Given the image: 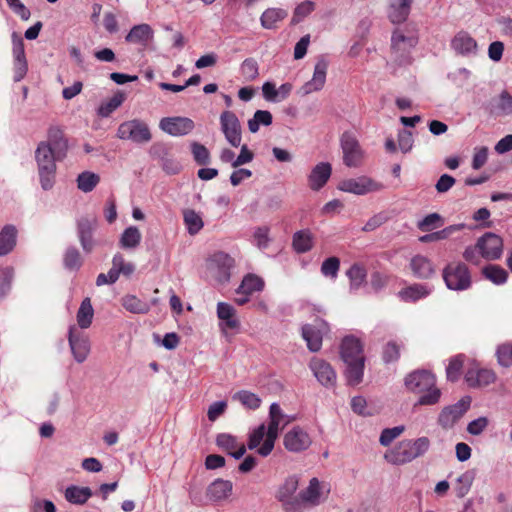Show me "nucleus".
Instances as JSON below:
<instances>
[{
  "instance_id": "28",
  "label": "nucleus",
  "mask_w": 512,
  "mask_h": 512,
  "mask_svg": "<svg viewBox=\"0 0 512 512\" xmlns=\"http://www.w3.org/2000/svg\"><path fill=\"white\" fill-rule=\"evenodd\" d=\"M232 488V482L223 479H216L208 486L206 496L213 502L223 501L231 495Z\"/></svg>"
},
{
  "instance_id": "45",
  "label": "nucleus",
  "mask_w": 512,
  "mask_h": 512,
  "mask_svg": "<svg viewBox=\"0 0 512 512\" xmlns=\"http://www.w3.org/2000/svg\"><path fill=\"white\" fill-rule=\"evenodd\" d=\"M125 100V94L123 92L115 93L110 99L103 101L98 108V115L101 117H108L118 107L122 105Z\"/></svg>"
},
{
  "instance_id": "52",
  "label": "nucleus",
  "mask_w": 512,
  "mask_h": 512,
  "mask_svg": "<svg viewBox=\"0 0 512 512\" xmlns=\"http://www.w3.org/2000/svg\"><path fill=\"white\" fill-rule=\"evenodd\" d=\"M484 276L494 284L500 285L507 281V272L497 265H488L483 269Z\"/></svg>"
},
{
  "instance_id": "62",
  "label": "nucleus",
  "mask_w": 512,
  "mask_h": 512,
  "mask_svg": "<svg viewBox=\"0 0 512 512\" xmlns=\"http://www.w3.org/2000/svg\"><path fill=\"white\" fill-rule=\"evenodd\" d=\"M496 354L500 365L505 367L512 365V343L500 345Z\"/></svg>"
},
{
  "instance_id": "49",
  "label": "nucleus",
  "mask_w": 512,
  "mask_h": 512,
  "mask_svg": "<svg viewBox=\"0 0 512 512\" xmlns=\"http://www.w3.org/2000/svg\"><path fill=\"white\" fill-rule=\"evenodd\" d=\"M271 242L270 228L268 226H260L254 229L252 236V244L260 250H265Z\"/></svg>"
},
{
  "instance_id": "16",
  "label": "nucleus",
  "mask_w": 512,
  "mask_h": 512,
  "mask_svg": "<svg viewBox=\"0 0 512 512\" xmlns=\"http://www.w3.org/2000/svg\"><path fill=\"white\" fill-rule=\"evenodd\" d=\"M470 406V399L463 398L459 400L456 404L445 407L438 418L439 424L444 429L452 428L465 414Z\"/></svg>"
},
{
  "instance_id": "63",
  "label": "nucleus",
  "mask_w": 512,
  "mask_h": 512,
  "mask_svg": "<svg viewBox=\"0 0 512 512\" xmlns=\"http://www.w3.org/2000/svg\"><path fill=\"white\" fill-rule=\"evenodd\" d=\"M315 8V4L312 1H304L300 3L294 11L293 21L298 23L302 21L305 17L312 13Z\"/></svg>"
},
{
  "instance_id": "43",
  "label": "nucleus",
  "mask_w": 512,
  "mask_h": 512,
  "mask_svg": "<svg viewBox=\"0 0 512 512\" xmlns=\"http://www.w3.org/2000/svg\"><path fill=\"white\" fill-rule=\"evenodd\" d=\"M287 16V12L280 8H269L260 17L261 25L265 29H273L277 23Z\"/></svg>"
},
{
  "instance_id": "15",
  "label": "nucleus",
  "mask_w": 512,
  "mask_h": 512,
  "mask_svg": "<svg viewBox=\"0 0 512 512\" xmlns=\"http://www.w3.org/2000/svg\"><path fill=\"white\" fill-rule=\"evenodd\" d=\"M159 127L165 133L171 136H184L189 134L195 128L192 119L188 117H165L160 120Z\"/></svg>"
},
{
  "instance_id": "64",
  "label": "nucleus",
  "mask_w": 512,
  "mask_h": 512,
  "mask_svg": "<svg viewBox=\"0 0 512 512\" xmlns=\"http://www.w3.org/2000/svg\"><path fill=\"white\" fill-rule=\"evenodd\" d=\"M413 143V135L410 131L401 130L398 133V146L403 153L411 151Z\"/></svg>"
},
{
  "instance_id": "61",
  "label": "nucleus",
  "mask_w": 512,
  "mask_h": 512,
  "mask_svg": "<svg viewBox=\"0 0 512 512\" xmlns=\"http://www.w3.org/2000/svg\"><path fill=\"white\" fill-rule=\"evenodd\" d=\"M489 425V419L485 416L472 420L467 425V432L473 436L482 434Z\"/></svg>"
},
{
  "instance_id": "34",
  "label": "nucleus",
  "mask_w": 512,
  "mask_h": 512,
  "mask_svg": "<svg viewBox=\"0 0 512 512\" xmlns=\"http://www.w3.org/2000/svg\"><path fill=\"white\" fill-rule=\"evenodd\" d=\"M17 229L14 225H5L0 231V256L9 254L16 246Z\"/></svg>"
},
{
  "instance_id": "55",
  "label": "nucleus",
  "mask_w": 512,
  "mask_h": 512,
  "mask_svg": "<svg viewBox=\"0 0 512 512\" xmlns=\"http://www.w3.org/2000/svg\"><path fill=\"white\" fill-rule=\"evenodd\" d=\"M473 475L470 472H465L458 476L456 479L455 491L458 497H464L468 494L473 483Z\"/></svg>"
},
{
  "instance_id": "56",
  "label": "nucleus",
  "mask_w": 512,
  "mask_h": 512,
  "mask_svg": "<svg viewBox=\"0 0 512 512\" xmlns=\"http://www.w3.org/2000/svg\"><path fill=\"white\" fill-rule=\"evenodd\" d=\"M405 431V427L403 425L395 426L392 428H385L379 437V443L387 447L389 446L396 438H398Z\"/></svg>"
},
{
  "instance_id": "5",
  "label": "nucleus",
  "mask_w": 512,
  "mask_h": 512,
  "mask_svg": "<svg viewBox=\"0 0 512 512\" xmlns=\"http://www.w3.org/2000/svg\"><path fill=\"white\" fill-rule=\"evenodd\" d=\"M300 477L289 475L278 486L275 498L281 503L284 512H299L298 496H295L299 488Z\"/></svg>"
},
{
  "instance_id": "48",
  "label": "nucleus",
  "mask_w": 512,
  "mask_h": 512,
  "mask_svg": "<svg viewBox=\"0 0 512 512\" xmlns=\"http://www.w3.org/2000/svg\"><path fill=\"white\" fill-rule=\"evenodd\" d=\"M233 400L240 402L245 408L255 410L261 405V398L250 391L241 390L233 395Z\"/></svg>"
},
{
  "instance_id": "24",
  "label": "nucleus",
  "mask_w": 512,
  "mask_h": 512,
  "mask_svg": "<svg viewBox=\"0 0 512 512\" xmlns=\"http://www.w3.org/2000/svg\"><path fill=\"white\" fill-rule=\"evenodd\" d=\"M384 459L392 465H404L414 460L406 439L388 449L384 454Z\"/></svg>"
},
{
  "instance_id": "6",
  "label": "nucleus",
  "mask_w": 512,
  "mask_h": 512,
  "mask_svg": "<svg viewBox=\"0 0 512 512\" xmlns=\"http://www.w3.org/2000/svg\"><path fill=\"white\" fill-rule=\"evenodd\" d=\"M117 137L121 140H129L136 144H145L151 140L152 135L148 125L144 121L132 119L119 125Z\"/></svg>"
},
{
  "instance_id": "58",
  "label": "nucleus",
  "mask_w": 512,
  "mask_h": 512,
  "mask_svg": "<svg viewBox=\"0 0 512 512\" xmlns=\"http://www.w3.org/2000/svg\"><path fill=\"white\" fill-rule=\"evenodd\" d=\"M191 150L194 160L200 165H206L210 162V152L202 144L193 142L191 144Z\"/></svg>"
},
{
  "instance_id": "17",
  "label": "nucleus",
  "mask_w": 512,
  "mask_h": 512,
  "mask_svg": "<svg viewBox=\"0 0 512 512\" xmlns=\"http://www.w3.org/2000/svg\"><path fill=\"white\" fill-rule=\"evenodd\" d=\"M481 256L487 260L500 258L503 252V240L494 233H486L477 240Z\"/></svg>"
},
{
  "instance_id": "59",
  "label": "nucleus",
  "mask_w": 512,
  "mask_h": 512,
  "mask_svg": "<svg viewBox=\"0 0 512 512\" xmlns=\"http://www.w3.org/2000/svg\"><path fill=\"white\" fill-rule=\"evenodd\" d=\"M112 264L117 268L119 274L130 276L135 271V266L131 262H126L123 255L116 253L112 258Z\"/></svg>"
},
{
  "instance_id": "12",
  "label": "nucleus",
  "mask_w": 512,
  "mask_h": 512,
  "mask_svg": "<svg viewBox=\"0 0 512 512\" xmlns=\"http://www.w3.org/2000/svg\"><path fill=\"white\" fill-rule=\"evenodd\" d=\"M309 369L323 387H335L337 383V373L329 362L321 358L313 357L309 362Z\"/></svg>"
},
{
  "instance_id": "37",
  "label": "nucleus",
  "mask_w": 512,
  "mask_h": 512,
  "mask_svg": "<svg viewBox=\"0 0 512 512\" xmlns=\"http://www.w3.org/2000/svg\"><path fill=\"white\" fill-rule=\"evenodd\" d=\"M365 358H358L346 364L345 376L349 385L356 386L362 382Z\"/></svg>"
},
{
  "instance_id": "33",
  "label": "nucleus",
  "mask_w": 512,
  "mask_h": 512,
  "mask_svg": "<svg viewBox=\"0 0 512 512\" xmlns=\"http://www.w3.org/2000/svg\"><path fill=\"white\" fill-rule=\"evenodd\" d=\"M431 293V288L426 284H413L398 292L399 298L404 302H416L426 298Z\"/></svg>"
},
{
  "instance_id": "30",
  "label": "nucleus",
  "mask_w": 512,
  "mask_h": 512,
  "mask_svg": "<svg viewBox=\"0 0 512 512\" xmlns=\"http://www.w3.org/2000/svg\"><path fill=\"white\" fill-rule=\"evenodd\" d=\"M217 316L222 321L220 324L222 330L226 328L234 330L238 329L240 326V321L236 317L235 308L226 302H219L217 304Z\"/></svg>"
},
{
  "instance_id": "42",
  "label": "nucleus",
  "mask_w": 512,
  "mask_h": 512,
  "mask_svg": "<svg viewBox=\"0 0 512 512\" xmlns=\"http://www.w3.org/2000/svg\"><path fill=\"white\" fill-rule=\"evenodd\" d=\"M183 220L190 235L198 234L204 226L201 215L193 209L183 211Z\"/></svg>"
},
{
  "instance_id": "22",
  "label": "nucleus",
  "mask_w": 512,
  "mask_h": 512,
  "mask_svg": "<svg viewBox=\"0 0 512 512\" xmlns=\"http://www.w3.org/2000/svg\"><path fill=\"white\" fill-rule=\"evenodd\" d=\"M97 226L98 221L96 217H84L78 220V237L83 250L87 253H90L94 248L92 234L93 231L97 228Z\"/></svg>"
},
{
  "instance_id": "47",
  "label": "nucleus",
  "mask_w": 512,
  "mask_h": 512,
  "mask_svg": "<svg viewBox=\"0 0 512 512\" xmlns=\"http://www.w3.org/2000/svg\"><path fill=\"white\" fill-rule=\"evenodd\" d=\"M77 187L84 193L91 192L100 182L98 174L90 171H84L77 177Z\"/></svg>"
},
{
  "instance_id": "14",
  "label": "nucleus",
  "mask_w": 512,
  "mask_h": 512,
  "mask_svg": "<svg viewBox=\"0 0 512 512\" xmlns=\"http://www.w3.org/2000/svg\"><path fill=\"white\" fill-rule=\"evenodd\" d=\"M417 44V36L414 31L396 29L391 38V48L398 58H405Z\"/></svg>"
},
{
  "instance_id": "38",
  "label": "nucleus",
  "mask_w": 512,
  "mask_h": 512,
  "mask_svg": "<svg viewBox=\"0 0 512 512\" xmlns=\"http://www.w3.org/2000/svg\"><path fill=\"white\" fill-rule=\"evenodd\" d=\"M264 288V281L262 278L255 274L246 275L238 289L237 294L251 295L254 292L262 291Z\"/></svg>"
},
{
  "instance_id": "44",
  "label": "nucleus",
  "mask_w": 512,
  "mask_h": 512,
  "mask_svg": "<svg viewBox=\"0 0 512 512\" xmlns=\"http://www.w3.org/2000/svg\"><path fill=\"white\" fill-rule=\"evenodd\" d=\"M313 247V235L309 230H301L293 236V248L298 253H305Z\"/></svg>"
},
{
  "instance_id": "54",
  "label": "nucleus",
  "mask_w": 512,
  "mask_h": 512,
  "mask_svg": "<svg viewBox=\"0 0 512 512\" xmlns=\"http://www.w3.org/2000/svg\"><path fill=\"white\" fill-rule=\"evenodd\" d=\"M463 362V355H457L450 360L446 368V375L449 381L454 382L459 379Z\"/></svg>"
},
{
  "instance_id": "50",
  "label": "nucleus",
  "mask_w": 512,
  "mask_h": 512,
  "mask_svg": "<svg viewBox=\"0 0 512 512\" xmlns=\"http://www.w3.org/2000/svg\"><path fill=\"white\" fill-rule=\"evenodd\" d=\"M272 123V114L267 110H257L252 119L248 121L249 131L256 133L260 125L269 126Z\"/></svg>"
},
{
  "instance_id": "23",
  "label": "nucleus",
  "mask_w": 512,
  "mask_h": 512,
  "mask_svg": "<svg viewBox=\"0 0 512 512\" xmlns=\"http://www.w3.org/2000/svg\"><path fill=\"white\" fill-rule=\"evenodd\" d=\"M311 445V439L306 431L300 427H294L284 436V446L292 452H300Z\"/></svg>"
},
{
  "instance_id": "20",
  "label": "nucleus",
  "mask_w": 512,
  "mask_h": 512,
  "mask_svg": "<svg viewBox=\"0 0 512 512\" xmlns=\"http://www.w3.org/2000/svg\"><path fill=\"white\" fill-rule=\"evenodd\" d=\"M465 381L472 388L485 387L495 381V373L492 370L480 368L476 363H472L465 374Z\"/></svg>"
},
{
  "instance_id": "53",
  "label": "nucleus",
  "mask_w": 512,
  "mask_h": 512,
  "mask_svg": "<svg viewBox=\"0 0 512 512\" xmlns=\"http://www.w3.org/2000/svg\"><path fill=\"white\" fill-rule=\"evenodd\" d=\"M241 75L246 81H253L259 76V66L255 59L247 58L240 66Z\"/></svg>"
},
{
  "instance_id": "51",
  "label": "nucleus",
  "mask_w": 512,
  "mask_h": 512,
  "mask_svg": "<svg viewBox=\"0 0 512 512\" xmlns=\"http://www.w3.org/2000/svg\"><path fill=\"white\" fill-rule=\"evenodd\" d=\"M406 441L413 459L423 456L429 450L431 444L429 438L425 436L417 439H406Z\"/></svg>"
},
{
  "instance_id": "13",
  "label": "nucleus",
  "mask_w": 512,
  "mask_h": 512,
  "mask_svg": "<svg viewBox=\"0 0 512 512\" xmlns=\"http://www.w3.org/2000/svg\"><path fill=\"white\" fill-rule=\"evenodd\" d=\"M221 131L226 141L233 147L241 145V125L237 116L231 111H224L220 115Z\"/></svg>"
},
{
  "instance_id": "60",
  "label": "nucleus",
  "mask_w": 512,
  "mask_h": 512,
  "mask_svg": "<svg viewBox=\"0 0 512 512\" xmlns=\"http://www.w3.org/2000/svg\"><path fill=\"white\" fill-rule=\"evenodd\" d=\"M340 267L337 257L327 258L321 265V273L326 277L336 278Z\"/></svg>"
},
{
  "instance_id": "25",
  "label": "nucleus",
  "mask_w": 512,
  "mask_h": 512,
  "mask_svg": "<svg viewBox=\"0 0 512 512\" xmlns=\"http://www.w3.org/2000/svg\"><path fill=\"white\" fill-rule=\"evenodd\" d=\"M332 166L328 162H320L313 167L308 176V185L314 190H320L330 179Z\"/></svg>"
},
{
  "instance_id": "7",
  "label": "nucleus",
  "mask_w": 512,
  "mask_h": 512,
  "mask_svg": "<svg viewBox=\"0 0 512 512\" xmlns=\"http://www.w3.org/2000/svg\"><path fill=\"white\" fill-rule=\"evenodd\" d=\"M443 279L450 290L463 291L471 286L469 270L460 262L449 263L443 270Z\"/></svg>"
},
{
  "instance_id": "31",
  "label": "nucleus",
  "mask_w": 512,
  "mask_h": 512,
  "mask_svg": "<svg viewBox=\"0 0 512 512\" xmlns=\"http://www.w3.org/2000/svg\"><path fill=\"white\" fill-rule=\"evenodd\" d=\"M292 91V84L284 83L276 88L272 82H265L262 86L263 97L269 102H281L285 100Z\"/></svg>"
},
{
  "instance_id": "1",
  "label": "nucleus",
  "mask_w": 512,
  "mask_h": 512,
  "mask_svg": "<svg viewBox=\"0 0 512 512\" xmlns=\"http://www.w3.org/2000/svg\"><path fill=\"white\" fill-rule=\"evenodd\" d=\"M67 141L59 130H50L48 139L38 144L35 161L41 188L48 191L53 188L56 179V162L66 157Z\"/></svg>"
},
{
  "instance_id": "21",
  "label": "nucleus",
  "mask_w": 512,
  "mask_h": 512,
  "mask_svg": "<svg viewBox=\"0 0 512 512\" xmlns=\"http://www.w3.org/2000/svg\"><path fill=\"white\" fill-rule=\"evenodd\" d=\"M450 45L457 55L464 57L474 56L478 51L476 40L466 31H459L455 34Z\"/></svg>"
},
{
  "instance_id": "39",
  "label": "nucleus",
  "mask_w": 512,
  "mask_h": 512,
  "mask_svg": "<svg viewBox=\"0 0 512 512\" xmlns=\"http://www.w3.org/2000/svg\"><path fill=\"white\" fill-rule=\"evenodd\" d=\"M94 316L90 298H85L77 311L76 319L78 327L81 331L90 327Z\"/></svg>"
},
{
  "instance_id": "8",
  "label": "nucleus",
  "mask_w": 512,
  "mask_h": 512,
  "mask_svg": "<svg viewBox=\"0 0 512 512\" xmlns=\"http://www.w3.org/2000/svg\"><path fill=\"white\" fill-rule=\"evenodd\" d=\"M343 153V163L350 168L360 167L364 161L365 153L356 136L351 132H344L340 138Z\"/></svg>"
},
{
  "instance_id": "10",
  "label": "nucleus",
  "mask_w": 512,
  "mask_h": 512,
  "mask_svg": "<svg viewBox=\"0 0 512 512\" xmlns=\"http://www.w3.org/2000/svg\"><path fill=\"white\" fill-rule=\"evenodd\" d=\"M68 342L74 359L78 363L84 362L90 353V340L86 333L75 325H71L68 332Z\"/></svg>"
},
{
  "instance_id": "19",
  "label": "nucleus",
  "mask_w": 512,
  "mask_h": 512,
  "mask_svg": "<svg viewBox=\"0 0 512 512\" xmlns=\"http://www.w3.org/2000/svg\"><path fill=\"white\" fill-rule=\"evenodd\" d=\"M325 332H327V324L324 321H316L314 324H306L302 327V337L310 351L317 352L321 349Z\"/></svg>"
},
{
  "instance_id": "2",
  "label": "nucleus",
  "mask_w": 512,
  "mask_h": 512,
  "mask_svg": "<svg viewBox=\"0 0 512 512\" xmlns=\"http://www.w3.org/2000/svg\"><path fill=\"white\" fill-rule=\"evenodd\" d=\"M293 420L294 417L285 414L279 404L272 403L269 408L268 426L261 424L251 432L248 448L251 450L258 448L259 455L268 456L274 448L279 432Z\"/></svg>"
},
{
  "instance_id": "35",
  "label": "nucleus",
  "mask_w": 512,
  "mask_h": 512,
  "mask_svg": "<svg viewBox=\"0 0 512 512\" xmlns=\"http://www.w3.org/2000/svg\"><path fill=\"white\" fill-rule=\"evenodd\" d=\"M64 496L71 504L83 505L92 496V490L89 487L71 485L65 489Z\"/></svg>"
},
{
  "instance_id": "29",
  "label": "nucleus",
  "mask_w": 512,
  "mask_h": 512,
  "mask_svg": "<svg viewBox=\"0 0 512 512\" xmlns=\"http://www.w3.org/2000/svg\"><path fill=\"white\" fill-rule=\"evenodd\" d=\"M154 37V31L149 24L133 26L126 35V42L146 46Z\"/></svg>"
},
{
  "instance_id": "27",
  "label": "nucleus",
  "mask_w": 512,
  "mask_h": 512,
  "mask_svg": "<svg viewBox=\"0 0 512 512\" xmlns=\"http://www.w3.org/2000/svg\"><path fill=\"white\" fill-rule=\"evenodd\" d=\"M216 443L235 459H240L246 452L245 445L239 443L236 437L227 433L219 434L216 438Z\"/></svg>"
},
{
  "instance_id": "46",
  "label": "nucleus",
  "mask_w": 512,
  "mask_h": 512,
  "mask_svg": "<svg viewBox=\"0 0 512 512\" xmlns=\"http://www.w3.org/2000/svg\"><path fill=\"white\" fill-rule=\"evenodd\" d=\"M347 276L350 281V291L358 290L366 280V270L359 264L352 265L347 271Z\"/></svg>"
},
{
  "instance_id": "32",
  "label": "nucleus",
  "mask_w": 512,
  "mask_h": 512,
  "mask_svg": "<svg viewBox=\"0 0 512 512\" xmlns=\"http://www.w3.org/2000/svg\"><path fill=\"white\" fill-rule=\"evenodd\" d=\"M413 0H393L389 6L388 18L393 24L406 21L409 16Z\"/></svg>"
},
{
  "instance_id": "26",
  "label": "nucleus",
  "mask_w": 512,
  "mask_h": 512,
  "mask_svg": "<svg viewBox=\"0 0 512 512\" xmlns=\"http://www.w3.org/2000/svg\"><path fill=\"white\" fill-rule=\"evenodd\" d=\"M340 354L344 363L356 361L358 358H365L363 346L360 340L354 336H346L342 340Z\"/></svg>"
},
{
  "instance_id": "9",
  "label": "nucleus",
  "mask_w": 512,
  "mask_h": 512,
  "mask_svg": "<svg viewBox=\"0 0 512 512\" xmlns=\"http://www.w3.org/2000/svg\"><path fill=\"white\" fill-rule=\"evenodd\" d=\"M337 188L342 192L361 196L378 192L383 189V185L369 176L361 175L354 178L343 179L339 182Z\"/></svg>"
},
{
  "instance_id": "11",
  "label": "nucleus",
  "mask_w": 512,
  "mask_h": 512,
  "mask_svg": "<svg viewBox=\"0 0 512 512\" xmlns=\"http://www.w3.org/2000/svg\"><path fill=\"white\" fill-rule=\"evenodd\" d=\"M234 265V259L224 252L214 253L207 261V269L211 276L219 282H225L230 277V269Z\"/></svg>"
},
{
  "instance_id": "3",
  "label": "nucleus",
  "mask_w": 512,
  "mask_h": 512,
  "mask_svg": "<svg viewBox=\"0 0 512 512\" xmlns=\"http://www.w3.org/2000/svg\"><path fill=\"white\" fill-rule=\"evenodd\" d=\"M405 386L410 392L419 395L418 405H434L441 396L434 375L426 370L410 373L405 379Z\"/></svg>"
},
{
  "instance_id": "41",
  "label": "nucleus",
  "mask_w": 512,
  "mask_h": 512,
  "mask_svg": "<svg viewBox=\"0 0 512 512\" xmlns=\"http://www.w3.org/2000/svg\"><path fill=\"white\" fill-rule=\"evenodd\" d=\"M142 239L140 230L135 226L126 228L121 234L119 244L123 249H135Z\"/></svg>"
},
{
  "instance_id": "36",
  "label": "nucleus",
  "mask_w": 512,
  "mask_h": 512,
  "mask_svg": "<svg viewBox=\"0 0 512 512\" xmlns=\"http://www.w3.org/2000/svg\"><path fill=\"white\" fill-rule=\"evenodd\" d=\"M413 274L418 278H429L434 273L431 261L422 255H416L410 262Z\"/></svg>"
},
{
  "instance_id": "4",
  "label": "nucleus",
  "mask_w": 512,
  "mask_h": 512,
  "mask_svg": "<svg viewBox=\"0 0 512 512\" xmlns=\"http://www.w3.org/2000/svg\"><path fill=\"white\" fill-rule=\"evenodd\" d=\"M330 494V485L316 477L309 480L308 485L298 493L299 512L315 508L325 503Z\"/></svg>"
},
{
  "instance_id": "18",
  "label": "nucleus",
  "mask_w": 512,
  "mask_h": 512,
  "mask_svg": "<svg viewBox=\"0 0 512 512\" xmlns=\"http://www.w3.org/2000/svg\"><path fill=\"white\" fill-rule=\"evenodd\" d=\"M327 70L328 61L324 58L319 59L314 66L312 78L300 88L299 93L306 96L313 92L320 91L325 85Z\"/></svg>"
},
{
  "instance_id": "57",
  "label": "nucleus",
  "mask_w": 512,
  "mask_h": 512,
  "mask_svg": "<svg viewBox=\"0 0 512 512\" xmlns=\"http://www.w3.org/2000/svg\"><path fill=\"white\" fill-rule=\"evenodd\" d=\"M64 265L66 268L71 270H77L81 267V255L76 248L70 247L66 250L64 255Z\"/></svg>"
},
{
  "instance_id": "40",
  "label": "nucleus",
  "mask_w": 512,
  "mask_h": 512,
  "mask_svg": "<svg viewBox=\"0 0 512 512\" xmlns=\"http://www.w3.org/2000/svg\"><path fill=\"white\" fill-rule=\"evenodd\" d=\"M122 306L129 312L134 314H146L150 311L148 302L143 301L135 295H125L121 298Z\"/></svg>"
}]
</instances>
